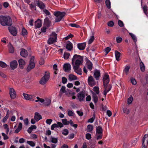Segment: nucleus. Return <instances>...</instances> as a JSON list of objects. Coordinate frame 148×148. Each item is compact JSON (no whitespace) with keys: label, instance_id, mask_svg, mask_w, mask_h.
I'll return each instance as SVG.
<instances>
[{"label":"nucleus","instance_id":"1","mask_svg":"<svg viewBox=\"0 0 148 148\" xmlns=\"http://www.w3.org/2000/svg\"><path fill=\"white\" fill-rule=\"evenodd\" d=\"M83 62V57L79 55H74L72 59V64L73 66L82 65Z\"/></svg>","mask_w":148,"mask_h":148},{"label":"nucleus","instance_id":"2","mask_svg":"<svg viewBox=\"0 0 148 148\" xmlns=\"http://www.w3.org/2000/svg\"><path fill=\"white\" fill-rule=\"evenodd\" d=\"M0 23L3 26H9L12 24V21L10 17L1 15L0 16Z\"/></svg>","mask_w":148,"mask_h":148},{"label":"nucleus","instance_id":"3","mask_svg":"<svg viewBox=\"0 0 148 148\" xmlns=\"http://www.w3.org/2000/svg\"><path fill=\"white\" fill-rule=\"evenodd\" d=\"M53 14L56 17L55 21L57 22L61 20L65 16L66 13L64 12L56 11L54 12Z\"/></svg>","mask_w":148,"mask_h":148},{"label":"nucleus","instance_id":"4","mask_svg":"<svg viewBox=\"0 0 148 148\" xmlns=\"http://www.w3.org/2000/svg\"><path fill=\"white\" fill-rule=\"evenodd\" d=\"M57 36V34L55 32H52L47 40V43L49 45H51L56 42Z\"/></svg>","mask_w":148,"mask_h":148},{"label":"nucleus","instance_id":"5","mask_svg":"<svg viewBox=\"0 0 148 148\" xmlns=\"http://www.w3.org/2000/svg\"><path fill=\"white\" fill-rule=\"evenodd\" d=\"M49 74L48 73L45 72V73L44 76L41 79L40 83L42 85L45 84L49 80Z\"/></svg>","mask_w":148,"mask_h":148},{"label":"nucleus","instance_id":"6","mask_svg":"<svg viewBox=\"0 0 148 148\" xmlns=\"http://www.w3.org/2000/svg\"><path fill=\"white\" fill-rule=\"evenodd\" d=\"M62 121L63 125H68L70 124L71 126H73L75 128H76L77 127V124H73V122L71 120H70L69 121H68L66 119H62Z\"/></svg>","mask_w":148,"mask_h":148},{"label":"nucleus","instance_id":"7","mask_svg":"<svg viewBox=\"0 0 148 148\" xmlns=\"http://www.w3.org/2000/svg\"><path fill=\"white\" fill-rule=\"evenodd\" d=\"M34 56H32L30 59L29 64L28 66L27 70L28 72L30 71L32 69H33L35 67V64L34 62Z\"/></svg>","mask_w":148,"mask_h":148},{"label":"nucleus","instance_id":"8","mask_svg":"<svg viewBox=\"0 0 148 148\" xmlns=\"http://www.w3.org/2000/svg\"><path fill=\"white\" fill-rule=\"evenodd\" d=\"M148 143V135L145 134L142 141V148H146Z\"/></svg>","mask_w":148,"mask_h":148},{"label":"nucleus","instance_id":"9","mask_svg":"<svg viewBox=\"0 0 148 148\" xmlns=\"http://www.w3.org/2000/svg\"><path fill=\"white\" fill-rule=\"evenodd\" d=\"M23 95L24 99L26 100L33 101H34L35 99V96L34 95H29L25 93H23Z\"/></svg>","mask_w":148,"mask_h":148},{"label":"nucleus","instance_id":"10","mask_svg":"<svg viewBox=\"0 0 148 148\" xmlns=\"http://www.w3.org/2000/svg\"><path fill=\"white\" fill-rule=\"evenodd\" d=\"M77 96L80 101H82L84 100L85 98V92L84 91H82L77 94Z\"/></svg>","mask_w":148,"mask_h":148},{"label":"nucleus","instance_id":"11","mask_svg":"<svg viewBox=\"0 0 148 148\" xmlns=\"http://www.w3.org/2000/svg\"><path fill=\"white\" fill-rule=\"evenodd\" d=\"M88 83L90 86L92 87L96 84V82L92 76H89L88 79Z\"/></svg>","mask_w":148,"mask_h":148},{"label":"nucleus","instance_id":"12","mask_svg":"<svg viewBox=\"0 0 148 148\" xmlns=\"http://www.w3.org/2000/svg\"><path fill=\"white\" fill-rule=\"evenodd\" d=\"M9 94L11 99H14L16 97V92L15 90L12 88L9 89Z\"/></svg>","mask_w":148,"mask_h":148},{"label":"nucleus","instance_id":"13","mask_svg":"<svg viewBox=\"0 0 148 148\" xmlns=\"http://www.w3.org/2000/svg\"><path fill=\"white\" fill-rule=\"evenodd\" d=\"M103 86H105V85H107L110 81L109 75L105 74L103 76Z\"/></svg>","mask_w":148,"mask_h":148},{"label":"nucleus","instance_id":"14","mask_svg":"<svg viewBox=\"0 0 148 148\" xmlns=\"http://www.w3.org/2000/svg\"><path fill=\"white\" fill-rule=\"evenodd\" d=\"M10 33L13 36H15L17 33V30L14 27L11 26L8 28Z\"/></svg>","mask_w":148,"mask_h":148},{"label":"nucleus","instance_id":"15","mask_svg":"<svg viewBox=\"0 0 148 148\" xmlns=\"http://www.w3.org/2000/svg\"><path fill=\"white\" fill-rule=\"evenodd\" d=\"M63 127V125L62 123L60 122H57V124L54 123L52 125L51 127V129L53 130L55 128L60 127L62 128Z\"/></svg>","mask_w":148,"mask_h":148},{"label":"nucleus","instance_id":"16","mask_svg":"<svg viewBox=\"0 0 148 148\" xmlns=\"http://www.w3.org/2000/svg\"><path fill=\"white\" fill-rule=\"evenodd\" d=\"M63 69L66 72H69L71 69V66L69 63L65 64L63 66Z\"/></svg>","mask_w":148,"mask_h":148},{"label":"nucleus","instance_id":"17","mask_svg":"<svg viewBox=\"0 0 148 148\" xmlns=\"http://www.w3.org/2000/svg\"><path fill=\"white\" fill-rule=\"evenodd\" d=\"M73 66V68L75 73L79 75L82 74V70L80 68L79 66Z\"/></svg>","mask_w":148,"mask_h":148},{"label":"nucleus","instance_id":"18","mask_svg":"<svg viewBox=\"0 0 148 148\" xmlns=\"http://www.w3.org/2000/svg\"><path fill=\"white\" fill-rule=\"evenodd\" d=\"M104 87L105 89L103 91V94L104 95V97H105L107 92L110 90L112 86L110 85H109L108 86L105 85V86H104Z\"/></svg>","mask_w":148,"mask_h":148},{"label":"nucleus","instance_id":"19","mask_svg":"<svg viewBox=\"0 0 148 148\" xmlns=\"http://www.w3.org/2000/svg\"><path fill=\"white\" fill-rule=\"evenodd\" d=\"M37 6L41 9H44L45 8V4L42 1L39 0L36 1Z\"/></svg>","mask_w":148,"mask_h":148},{"label":"nucleus","instance_id":"20","mask_svg":"<svg viewBox=\"0 0 148 148\" xmlns=\"http://www.w3.org/2000/svg\"><path fill=\"white\" fill-rule=\"evenodd\" d=\"M18 63L16 60H14L10 63V66L12 69L14 70L17 66Z\"/></svg>","mask_w":148,"mask_h":148},{"label":"nucleus","instance_id":"21","mask_svg":"<svg viewBox=\"0 0 148 148\" xmlns=\"http://www.w3.org/2000/svg\"><path fill=\"white\" fill-rule=\"evenodd\" d=\"M34 119L36 122H38L42 119V117L39 113L36 112L34 113Z\"/></svg>","mask_w":148,"mask_h":148},{"label":"nucleus","instance_id":"22","mask_svg":"<svg viewBox=\"0 0 148 148\" xmlns=\"http://www.w3.org/2000/svg\"><path fill=\"white\" fill-rule=\"evenodd\" d=\"M20 54L22 57H26L28 55V53L27 50L24 49H21V51L20 52Z\"/></svg>","mask_w":148,"mask_h":148},{"label":"nucleus","instance_id":"23","mask_svg":"<svg viewBox=\"0 0 148 148\" xmlns=\"http://www.w3.org/2000/svg\"><path fill=\"white\" fill-rule=\"evenodd\" d=\"M35 25L36 28H39L42 26L41 21L40 19H38L35 22Z\"/></svg>","mask_w":148,"mask_h":148},{"label":"nucleus","instance_id":"24","mask_svg":"<svg viewBox=\"0 0 148 148\" xmlns=\"http://www.w3.org/2000/svg\"><path fill=\"white\" fill-rule=\"evenodd\" d=\"M100 75V71L98 70L95 71L94 74V76L97 80H99Z\"/></svg>","mask_w":148,"mask_h":148},{"label":"nucleus","instance_id":"25","mask_svg":"<svg viewBox=\"0 0 148 148\" xmlns=\"http://www.w3.org/2000/svg\"><path fill=\"white\" fill-rule=\"evenodd\" d=\"M86 64L88 69L90 71L91 70L92 68V64L88 60H87Z\"/></svg>","mask_w":148,"mask_h":148},{"label":"nucleus","instance_id":"26","mask_svg":"<svg viewBox=\"0 0 148 148\" xmlns=\"http://www.w3.org/2000/svg\"><path fill=\"white\" fill-rule=\"evenodd\" d=\"M66 47L68 50L71 51L73 48L72 43L69 41L68 42L66 45Z\"/></svg>","mask_w":148,"mask_h":148},{"label":"nucleus","instance_id":"27","mask_svg":"<svg viewBox=\"0 0 148 148\" xmlns=\"http://www.w3.org/2000/svg\"><path fill=\"white\" fill-rule=\"evenodd\" d=\"M86 46V44L85 43H79L78 44L77 47L79 50H83L85 48Z\"/></svg>","mask_w":148,"mask_h":148},{"label":"nucleus","instance_id":"28","mask_svg":"<svg viewBox=\"0 0 148 148\" xmlns=\"http://www.w3.org/2000/svg\"><path fill=\"white\" fill-rule=\"evenodd\" d=\"M115 55L116 60L118 61L120 60V57L121 55V53L117 51H115Z\"/></svg>","mask_w":148,"mask_h":148},{"label":"nucleus","instance_id":"29","mask_svg":"<svg viewBox=\"0 0 148 148\" xmlns=\"http://www.w3.org/2000/svg\"><path fill=\"white\" fill-rule=\"evenodd\" d=\"M103 129L102 127L99 126L97 127L96 129V134H102Z\"/></svg>","mask_w":148,"mask_h":148},{"label":"nucleus","instance_id":"30","mask_svg":"<svg viewBox=\"0 0 148 148\" xmlns=\"http://www.w3.org/2000/svg\"><path fill=\"white\" fill-rule=\"evenodd\" d=\"M9 51L10 53H13L14 51V49L11 44L9 43L8 45Z\"/></svg>","mask_w":148,"mask_h":148},{"label":"nucleus","instance_id":"31","mask_svg":"<svg viewBox=\"0 0 148 148\" xmlns=\"http://www.w3.org/2000/svg\"><path fill=\"white\" fill-rule=\"evenodd\" d=\"M20 67L21 69H23V66L25 65V62L22 59H20L18 61Z\"/></svg>","mask_w":148,"mask_h":148},{"label":"nucleus","instance_id":"32","mask_svg":"<svg viewBox=\"0 0 148 148\" xmlns=\"http://www.w3.org/2000/svg\"><path fill=\"white\" fill-rule=\"evenodd\" d=\"M130 68V66L129 65H126L123 70V73H125L126 75H128Z\"/></svg>","mask_w":148,"mask_h":148},{"label":"nucleus","instance_id":"33","mask_svg":"<svg viewBox=\"0 0 148 148\" xmlns=\"http://www.w3.org/2000/svg\"><path fill=\"white\" fill-rule=\"evenodd\" d=\"M77 79V77L74 75L70 74L69 76V79L70 81L75 80Z\"/></svg>","mask_w":148,"mask_h":148},{"label":"nucleus","instance_id":"34","mask_svg":"<svg viewBox=\"0 0 148 148\" xmlns=\"http://www.w3.org/2000/svg\"><path fill=\"white\" fill-rule=\"evenodd\" d=\"M36 1H35L34 2H32L31 4L29 5L30 7L32 10H36Z\"/></svg>","mask_w":148,"mask_h":148},{"label":"nucleus","instance_id":"35","mask_svg":"<svg viewBox=\"0 0 148 148\" xmlns=\"http://www.w3.org/2000/svg\"><path fill=\"white\" fill-rule=\"evenodd\" d=\"M92 98L93 99V101L94 103H97L98 100V97L96 95L94 92H92Z\"/></svg>","mask_w":148,"mask_h":148},{"label":"nucleus","instance_id":"36","mask_svg":"<svg viewBox=\"0 0 148 148\" xmlns=\"http://www.w3.org/2000/svg\"><path fill=\"white\" fill-rule=\"evenodd\" d=\"M67 112L68 115L70 116H73L75 115L74 112L71 110L68 109L67 110Z\"/></svg>","mask_w":148,"mask_h":148},{"label":"nucleus","instance_id":"37","mask_svg":"<svg viewBox=\"0 0 148 148\" xmlns=\"http://www.w3.org/2000/svg\"><path fill=\"white\" fill-rule=\"evenodd\" d=\"M140 67L141 71L142 72H144L145 70V67L144 64L142 61H141L140 63Z\"/></svg>","mask_w":148,"mask_h":148},{"label":"nucleus","instance_id":"38","mask_svg":"<svg viewBox=\"0 0 148 148\" xmlns=\"http://www.w3.org/2000/svg\"><path fill=\"white\" fill-rule=\"evenodd\" d=\"M49 142H51L54 144H56L58 142V138H57L51 137L50 138Z\"/></svg>","mask_w":148,"mask_h":148},{"label":"nucleus","instance_id":"39","mask_svg":"<svg viewBox=\"0 0 148 148\" xmlns=\"http://www.w3.org/2000/svg\"><path fill=\"white\" fill-rule=\"evenodd\" d=\"M51 103V100L50 99H45V102L43 103L46 106H49Z\"/></svg>","mask_w":148,"mask_h":148},{"label":"nucleus","instance_id":"40","mask_svg":"<svg viewBox=\"0 0 148 148\" xmlns=\"http://www.w3.org/2000/svg\"><path fill=\"white\" fill-rule=\"evenodd\" d=\"M129 34L132 38L134 42H136L137 41V39L135 35L131 33H129Z\"/></svg>","mask_w":148,"mask_h":148},{"label":"nucleus","instance_id":"41","mask_svg":"<svg viewBox=\"0 0 148 148\" xmlns=\"http://www.w3.org/2000/svg\"><path fill=\"white\" fill-rule=\"evenodd\" d=\"M93 127L91 125H88L87 126L86 130L88 132H90L93 130Z\"/></svg>","mask_w":148,"mask_h":148},{"label":"nucleus","instance_id":"42","mask_svg":"<svg viewBox=\"0 0 148 148\" xmlns=\"http://www.w3.org/2000/svg\"><path fill=\"white\" fill-rule=\"evenodd\" d=\"M70 56L69 53L67 52H64V53L63 57L65 59H68Z\"/></svg>","mask_w":148,"mask_h":148},{"label":"nucleus","instance_id":"43","mask_svg":"<svg viewBox=\"0 0 148 148\" xmlns=\"http://www.w3.org/2000/svg\"><path fill=\"white\" fill-rule=\"evenodd\" d=\"M21 34L23 36H25L27 34V30L24 27L22 28Z\"/></svg>","mask_w":148,"mask_h":148},{"label":"nucleus","instance_id":"44","mask_svg":"<svg viewBox=\"0 0 148 148\" xmlns=\"http://www.w3.org/2000/svg\"><path fill=\"white\" fill-rule=\"evenodd\" d=\"M37 100H35L36 102H38V101L40 102L41 103H43L45 101V100L44 99L40 98L39 97H36Z\"/></svg>","mask_w":148,"mask_h":148},{"label":"nucleus","instance_id":"45","mask_svg":"<svg viewBox=\"0 0 148 148\" xmlns=\"http://www.w3.org/2000/svg\"><path fill=\"white\" fill-rule=\"evenodd\" d=\"M93 90L96 92L97 94H98L99 92V88L98 86H95L93 88Z\"/></svg>","mask_w":148,"mask_h":148},{"label":"nucleus","instance_id":"46","mask_svg":"<svg viewBox=\"0 0 148 148\" xmlns=\"http://www.w3.org/2000/svg\"><path fill=\"white\" fill-rule=\"evenodd\" d=\"M27 143L32 147H34L35 145V143L32 141H28L27 142Z\"/></svg>","mask_w":148,"mask_h":148},{"label":"nucleus","instance_id":"47","mask_svg":"<svg viewBox=\"0 0 148 148\" xmlns=\"http://www.w3.org/2000/svg\"><path fill=\"white\" fill-rule=\"evenodd\" d=\"M44 23L47 25H48L50 23V22L49 20V18L47 17L44 19Z\"/></svg>","mask_w":148,"mask_h":148},{"label":"nucleus","instance_id":"48","mask_svg":"<svg viewBox=\"0 0 148 148\" xmlns=\"http://www.w3.org/2000/svg\"><path fill=\"white\" fill-rule=\"evenodd\" d=\"M62 133L64 135L66 136L69 134V131L67 129H64L62 131Z\"/></svg>","mask_w":148,"mask_h":148},{"label":"nucleus","instance_id":"49","mask_svg":"<svg viewBox=\"0 0 148 148\" xmlns=\"http://www.w3.org/2000/svg\"><path fill=\"white\" fill-rule=\"evenodd\" d=\"M94 36L93 35L90 36V38L88 40V43L89 44L91 43L94 40Z\"/></svg>","mask_w":148,"mask_h":148},{"label":"nucleus","instance_id":"50","mask_svg":"<svg viewBox=\"0 0 148 148\" xmlns=\"http://www.w3.org/2000/svg\"><path fill=\"white\" fill-rule=\"evenodd\" d=\"M0 66L2 68H6L7 67V65L5 62L0 61Z\"/></svg>","mask_w":148,"mask_h":148},{"label":"nucleus","instance_id":"51","mask_svg":"<svg viewBox=\"0 0 148 148\" xmlns=\"http://www.w3.org/2000/svg\"><path fill=\"white\" fill-rule=\"evenodd\" d=\"M106 4L108 8H110V0H106Z\"/></svg>","mask_w":148,"mask_h":148},{"label":"nucleus","instance_id":"52","mask_svg":"<svg viewBox=\"0 0 148 148\" xmlns=\"http://www.w3.org/2000/svg\"><path fill=\"white\" fill-rule=\"evenodd\" d=\"M143 11H144V13L146 15H147V10H148V8L146 5H145L143 7Z\"/></svg>","mask_w":148,"mask_h":148},{"label":"nucleus","instance_id":"53","mask_svg":"<svg viewBox=\"0 0 148 148\" xmlns=\"http://www.w3.org/2000/svg\"><path fill=\"white\" fill-rule=\"evenodd\" d=\"M116 41L118 43H120L122 41V39L120 37H117L116 38Z\"/></svg>","mask_w":148,"mask_h":148},{"label":"nucleus","instance_id":"54","mask_svg":"<svg viewBox=\"0 0 148 148\" xmlns=\"http://www.w3.org/2000/svg\"><path fill=\"white\" fill-rule=\"evenodd\" d=\"M111 48L109 47H108L105 49L104 51L107 55L111 50Z\"/></svg>","mask_w":148,"mask_h":148},{"label":"nucleus","instance_id":"55","mask_svg":"<svg viewBox=\"0 0 148 148\" xmlns=\"http://www.w3.org/2000/svg\"><path fill=\"white\" fill-rule=\"evenodd\" d=\"M133 100V98L132 97H130L127 100V103L128 104H130L132 103Z\"/></svg>","mask_w":148,"mask_h":148},{"label":"nucleus","instance_id":"56","mask_svg":"<svg viewBox=\"0 0 148 148\" xmlns=\"http://www.w3.org/2000/svg\"><path fill=\"white\" fill-rule=\"evenodd\" d=\"M69 25L72 27H75L76 28H79L80 27V26L79 25L75 23H71L69 24Z\"/></svg>","mask_w":148,"mask_h":148},{"label":"nucleus","instance_id":"57","mask_svg":"<svg viewBox=\"0 0 148 148\" xmlns=\"http://www.w3.org/2000/svg\"><path fill=\"white\" fill-rule=\"evenodd\" d=\"M118 24L120 27H122L124 25L123 23L121 20H119L118 21Z\"/></svg>","mask_w":148,"mask_h":148},{"label":"nucleus","instance_id":"58","mask_svg":"<svg viewBox=\"0 0 148 148\" xmlns=\"http://www.w3.org/2000/svg\"><path fill=\"white\" fill-rule=\"evenodd\" d=\"M123 110L124 113L126 114H128L130 112L129 110L126 108H123Z\"/></svg>","mask_w":148,"mask_h":148},{"label":"nucleus","instance_id":"59","mask_svg":"<svg viewBox=\"0 0 148 148\" xmlns=\"http://www.w3.org/2000/svg\"><path fill=\"white\" fill-rule=\"evenodd\" d=\"M76 112L77 114L80 116H82L83 115V112L81 111L77 110Z\"/></svg>","mask_w":148,"mask_h":148},{"label":"nucleus","instance_id":"60","mask_svg":"<svg viewBox=\"0 0 148 148\" xmlns=\"http://www.w3.org/2000/svg\"><path fill=\"white\" fill-rule=\"evenodd\" d=\"M2 135L3 137L4 140H7L8 139L9 137L7 135L5 134L4 133H2Z\"/></svg>","mask_w":148,"mask_h":148},{"label":"nucleus","instance_id":"61","mask_svg":"<svg viewBox=\"0 0 148 148\" xmlns=\"http://www.w3.org/2000/svg\"><path fill=\"white\" fill-rule=\"evenodd\" d=\"M131 81L133 85H135L136 84V82L135 79L134 78H132L131 79Z\"/></svg>","mask_w":148,"mask_h":148},{"label":"nucleus","instance_id":"62","mask_svg":"<svg viewBox=\"0 0 148 148\" xmlns=\"http://www.w3.org/2000/svg\"><path fill=\"white\" fill-rule=\"evenodd\" d=\"M60 92L64 93L65 92V87L64 86H62L60 89Z\"/></svg>","mask_w":148,"mask_h":148},{"label":"nucleus","instance_id":"63","mask_svg":"<svg viewBox=\"0 0 148 148\" xmlns=\"http://www.w3.org/2000/svg\"><path fill=\"white\" fill-rule=\"evenodd\" d=\"M108 25L110 27H113L114 25V23L112 21H110L108 23Z\"/></svg>","mask_w":148,"mask_h":148},{"label":"nucleus","instance_id":"64","mask_svg":"<svg viewBox=\"0 0 148 148\" xmlns=\"http://www.w3.org/2000/svg\"><path fill=\"white\" fill-rule=\"evenodd\" d=\"M43 12L46 15H49L50 14V12L47 10H43Z\"/></svg>","mask_w":148,"mask_h":148}]
</instances>
